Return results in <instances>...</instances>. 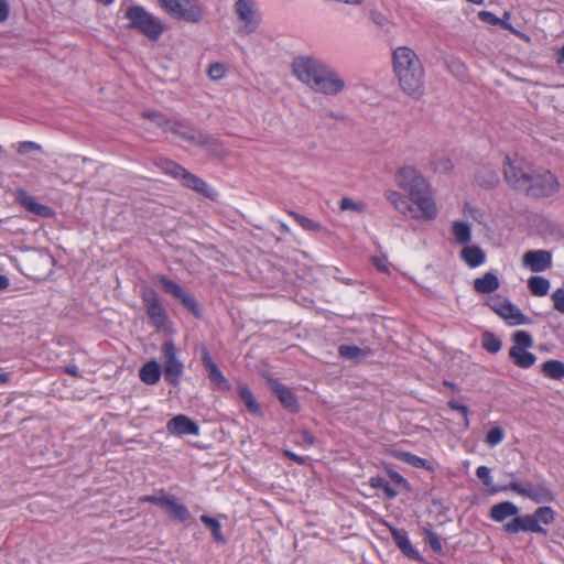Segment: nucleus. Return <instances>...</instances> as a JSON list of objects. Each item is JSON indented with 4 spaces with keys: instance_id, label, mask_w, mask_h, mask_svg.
<instances>
[{
    "instance_id": "774afa93",
    "label": "nucleus",
    "mask_w": 564,
    "mask_h": 564,
    "mask_svg": "<svg viewBox=\"0 0 564 564\" xmlns=\"http://www.w3.org/2000/svg\"><path fill=\"white\" fill-rule=\"evenodd\" d=\"M10 281L8 276L0 274V291L8 289Z\"/></svg>"
},
{
    "instance_id": "4468645a",
    "label": "nucleus",
    "mask_w": 564,
    "mask_h": 564,
    "mask_svg": "<svg viewBox=\"0 0 564 564\" xmlns=\"http://www.w3.org/2000/svg\"><path fill=\"white\" fill-rule=\"evenodd\" d=\"M423 67L416 53L406 46H401L393 52V70L395 75Z\"/></svg>"
},
{
    "instance_id": "4be33fe9",
    "label": "nucleus",
    "mask_w": 564,
    "mask_h": 564,
    "mask_svg": "<svg viewBox=\"0 0 564 564\" xmlns=\"http://www.w3.org/2000/svg\"><path fill=\"white\" fill-rule=\"evenodd\" d=\"M519 513V508L511 501H503L494 505L490 509V518L496 522H502L509 517H516Z\"/></svg>"
},
{
    "instance_id": "3c124183",
    "label": "nucleus",
    "mask_w": 564,
    "mask_h": 564,
    "mask_svg": "<svg viewBox=\"0 0 564 564\" xmlns=\"http://www.w3.org/2000/svg\"><path fill=\"white\" fill-rule=\"evenodd\" d=\"M226 75V68L223 64L216 63L209 66L208 76L213 80H220Z\"/></svg>"
},
{
    "instance_id": "72a5a7b5",
    "label": "nucleus",
    "mask_w": 564,
    "mask_h": 564,
    "mask_svg": "<svg viewBox=\"0 0 564 564\" xmlns=\"http://www.w3.org/2000/svg\"><path fill=\"white\" fill-rule=\"evenodd\" d=\"M391 534H392L393 541L395 542L398 547L404 554L410 555V556H414L416 554L415 550L413 549V546L405 533H403L397 529H392Z\"/></svg>"
},
{
    "instance_id": "f3484780",
    "label": "nucleus",
    "mask_w": 564,
    "mask_h": 564,
    "mask_svg": "<svg viewBox=\"0 0 564 564\" xmlns=\"http://www.w3.org/2000/svg\"><path fill=\"white\" fill-rule=\"evenodd\" d=\"M166 429L170 433L177 436L199 434L198 425L193 420L183 414L171 419L167 422Z\"/></svg>"
},
{
    "instance_id": "49530a36",
    "label": "nucleus",
    "mask_w": 564,
    "mask_h": 564,
    "mask_svg": "<svg viewBox=\"0 0 564 564\" xmlns=\"http://www.w3.org/2000/svg\"><path fill=\"white\" fill-rule=\"evenodd\" d=\"M524 532L530 531L534 533H546V531L538 523V520L533 514L523 516Z\"/></svg>"
},
{
    "instance_id": "412c9836",
    "label": "nucleus",
    "mask_w": 564,
    "mask_h": 564,
    "mask_svg": "<svg viewBox=\"0 0 564 564\" xmlns=\"http://www.w3.org/2000/svg\"><path fill=\"white\" fill-rule=\"evenodd\" d=\"M460 258L471 269L486 262V253L479 246H465L460 251Z\"/></svg>"
},
{
    "instance_id": "2f4dec72",
    "label": "nucleus",
    "mask_w": 564,
    "mask_h": 564,
    "mask_svg": "<svg viewBox=\"0 0 564 564\" xmlns=\"http://www.w3.org/2000/svg\"><path fill=\"white\" fill-rule=\"evenodd\" d=\"M541 371L550 379L562 380L564 378V362L555 359L546 360L542 364Z\"/></svg>"
},
{
    "instance_id": "423d86ee",
    "label": "nucleus",
    "mask_w": 564,
    "mask_h": 564,
    "mask_svg": "<svg viewBox=\"0 0 564 564\" xmlns=\"http://www.w3.org/2000/svg\"><path fill=\"white\" fill-rule=\"evenodd\" d=\"M561 184L557 177L550 171H539L530 176L528 188L524 193L532 197L544 198L555 195Z\"/></svg>"
},
{
    "instance_id": "f8f14e48",
    "label": "nucleus",
    "mask_w": 564,
    "mask_h": 564,
    "mask_svg": "<svg viewBox=\"0 0 564 564\" xmlns=\"http://www.w3.org/2000/svg\"><path fill=\"white\" fill-rule=\"evenodd\" d=\"M401 89L413 98H420L424 94V69L423 67L395 75Z\"/></svg>"
},
{
    "instance_id": "0eeeda50",
    "label": "nucleus",
    "mask_w": 564,
    "mask_h": 564,
    "mask_svg": "<svg viewBox=\"0 0 564 564\" xmlns=\"http://www.w3.org/2000/svg\"><path fill=\"white\" fill-rule=\"evenodd\" d=\"M161 352L164 378L170 384L176 387L184 373V365L177 357L175 344L172 340L164 341Z\"/></svg>"
},
{
    "instance_id": "e433bc0d",
    "label": "nucleus",
    "mask_w": 564,
    "mask_h": 564,
    "mask_svg": "<svg viewBox=\"0 0 564 564\" xmlns=\"http://www.w3.org/2000/svg\"><path fill=\"white\" fill-rule=\"evenodd\" d=\"M289 215L306 231L316 232L321 229V226L317 223L306 216H303L293 210H290Z\"/></svg>"
},
{
    "instance_id": "2eb2a0df",
    "label": "nucleus",
    "mask_w": 564,
    "mask_h": 564,
    "mask_svg": "<svg viewBox=\"0 0 564 564\" xmlns=\"http://www.w3.org/2000/svg\"><path fill=\"white\" fill-rule=\"evenodd\" d=\"M156 280L161 283L163 290L167 293L173 295L174 297L181 300V302L189 308L195 314L197 313V305L195 303V300L193 296H191L188 293H186L181 285H178L173 280L164 276V275H158Z\"/></svg>"
},
{
    "instance_id": "6e6d98bb",
    "label": "nucleus",
    "mask_w": 564,
    "mask_h": 564,
    "mask_svg": "<svg viewBox=\"0 0 564 564\" xmlns=\"http://www.w3.org/2000/svg\"><path fill=\"white\" fill-rule=\"evenodd\" d=\"M426 539H427V542L433 551H435V552L442 551V543L440 541L438 535L435 532L427 531Z\"/></svg>"
},
{
    "instance_id": "f03ea898",
    "label": "nucleus",
    "mask_w": 564,
    "mask_h": 564,
    "mask_svg": "<svg viewBox=\"0 0 564 564\" xmlns=\"http://www.w3.org/2000/svg\"><path fill=\"white\" fill-rule=\"evenodd\" d=\"M384 198L399 214L412 220L431 221L440 213L430 183L409 195L397 189H388L384 192Z\"/></svg>"
},
{
    "instance_id": "393cba45",
    "label": "nucleus",
    "mask_w": 564,
    "mask_h": 564,
    "mask_svg": "<svg viewBox=\"0 0 564 564\" xmlns=\"http://www.w3.org/2000/svg\"><path fill=\"white\" fill-rule=\"evenodd\" d=\"M139 375L142 382L153 386L159 382L162 368L156 360H150L141 367Z\"/></svg>"
},
{
    "instance_id": "aec40b11",
    "label": "nucleus",
    "mask_w": 564,
    "mask_h": 564,
    "mask_svg": "<svg viewBox=\"0 0 564 564\" xmlns=\"http://www.w3.org/2000/svg\"><path fill=\"white\" fill-rule=\"evenodd\" d=\"M271 388L285 409L292 412L299 411L297 399L288 387L278 381H272Z\"/></svg>"
},
{
    "instance_id": "13d9d810",
    "label": "nucleus",
    "mask_w": 564,
    "mask_h": 564,
    "mask_svg": "<svg viewBox=\"0 0 564 564\" xmlns=\"http://www.w3.org/2000/svg\"><path fill=\"white\" fill-rule=\"evenodd\" d=\"M507 300L500 297H491L488 301L489 307L500 316L501 307L505 306Z\"/></svg>"
},
{
    "instance_id": "9b49d317",
    "label": "nucleus",
    "mask_w": 564,
    "mask_h": 564,
    "mask_svg": "<svg viewBox=\"0 0 564 564\" xmlns=\"http://www.w3.org/2000/svg\"><path fill=\"white\" fill-rule=\"evenodd\" d=\"M235 12L247 33L256 31L261 20L256 0H237Z\"/></svg>"
},
{
    "instance_id": "f704fd0d",
    "label": "nucleus",
    "mask_w": 564,
    "mask_h": 564,
    "mask_svg": "<svg viewBox=\"0 0 564 564\" xmlns=\"http://www.w3.org/2000/svg\"><path fill=\"white\" fill-rule=\"evenodd\" d=\"M200 521L212 531V534L217 542H226L225 536L221 533V524L217 519L203 514L200 517Z\"/></svg>"
},
{
    "instance_id": "680f3d73",
    "label": "nucleus",
    "mask_w": 564,
    "mask_h": 564,
    "mask_svg": "<svg viewBox=\"0 0 564 564\" xmlns=\"http://www.w3.org/2000/svg\"><path fill=\"white\" fill-rule=\"evenodd\" d=\"M9 4L6 0H0V22H4L9 17Z\"/></svg>"
},
{
    "instance_id": "ea45409f",
    "label": "nucleus",
    "mask_w": 564,
    "mask_h": 564,
    "mask_svg": "<svg viewBox=\"0 0 564 564\" xmlns=\"http://www.w3.org/2000/svg\"><path fill=\"white\" fill-rule=\"evenodd\" d=\"M431 165L435 173H448L453 169L452 160L445 155L434 156Z\"/></svg>"
},
{
    "instance_id": "c03bdc74",
    "label": "nucleus",
    "mask_w": 564,
    "mask_h": 564,
    "mask_svg": "<svg viewBox=\"0 0 564 564\" xmlns=\"http://www.w3.org/2000/svg\"><path fill=\"white\" fill-rule=\"evenodd\" d=\"M171 498V495L165 494L163 490L155 495H148L140 498L141 502H151L158 506H161L162 508H165L166 503L169 502Z\"/></svg>"
},
{
    "instance_id": "b1692460",
    "label": "nucleus",
    "mask_w": 564,
    "mask_h": 564,
    "mask_svg": "<svg viewBox=\"0 0 564 564\" xmlns=\"http://www.w3.org/2000/svg\"><path fill=\"white\" fill-rule=\"evenodd\" d=\"M500 317H502L511 326L523 325L529 322V318L509 301H507L505 306L501 307Z\"/></svg>"
},
{
    "instance_id": "5fc2aeb1",
    "label": "nucleus",
    "mask_w": 564,
    "mask_h": 564,
    "mask_svg": "<svg viewBox=\"0 0 564 564\" xmlns=\"http://www.w3.org/2000/svg\"><path fill=\"white\" fill-rule=\"evenodd\" d=\"M17 150L20 154H25L31 151H40L41 145L33 141H23L18 144Z\"/></svg>"
},
{
    "instance_id": "9d476101",
    "label": "nucleus",
    "mask_w": 564,
    "mask_h": 564,
    "mask_svg": "<svg viewBox=\"0 0 564 564\" xmlns=\"http://www.w3.org/2000/svg\"><path fill=\"white\" fill-rule=\"evenodd\" d=\"M142 299L147 308V314L149 315L152 324L159 329L164 328L169 318L156 292L153 289L144 288L142 291Z\"/></svg>"
},
{
    "instance_id": "7c9ffc66",
    "label": "nucleus",
    "mask_w": 564,
    "mask_h": 564,
    "mask_svg": "<svg viewBox=\"0 0 564 564\" xmlns=\"http://www.w3.org/2000/svg\"><path fill=\"white\" fill-rule=\"evenodd\" d=\"M452 232L455 241L459 245H467L471 240V227L467 221H454Z\"/></svg>"
},
{
    "instance_id": "864d4df0",
    "label": "nucleus",
    "mask_w": 564,
    "mask_h": 564,
    "mask_svg": "<svg viewBox=\"0 0 564 564\" xmlns=\"http://www.w3.org/2000/svg\"><path fill=\"white\" fill-rule=\"evenodd\" d=\"M340 208L343 210H357V212H362L364 210V204L361 203H357L350 198H343L340 200Z\"/></svg>"
},
{
    "instance_id": "6ab92c4d",
    "label": "nucleus",
    "mask_w": 564,
    "mask_h": 564,
    "mask_svg": "<svg viewBox=\"0 0 564 564\" xmlns=\"http://www.w3.org/2000/svg\"><path fill=\"white\" fill-rule=\"evenodd\" d=\"M525 498L531 499L535 503H546L554 500L553 492L544 482L527 481Z\"/></svg>"
},
{
    "instance_id": "20e7f679",
    "label": "nucleus",
    "mask_w": 564,
    "mask_h": 564,
    "mask_svg": "<svg viewBox=\"0 0 564 564\" xmlns=\"http://www.w3.org/2000/svg\"><path fill=\"white\" fill-rule=\"evenodd\" d=\"M160 167L162 169V171L165 174L171 175L175 178H182L183 184L186 187L192 188L208 198H212V199L216 198L217 193H215L205 181H203L202 178L197 177L196 175L187 172L184 167H182L177 163H175L173 161L165 160V161L161 162Z\"/></svg>"
},
{
    "instance_id": "a211bd4d",
    "label": "nucleus",
    "mask_w": 564,
    "mask_h": 564,
    "mask_svg": "<svg viewBox=\"0 0 564 564\" xmlns=\"http://www.w3.org/2000/svg\"><path fill=\"white\" fill-rule=\"evenodd\" d=\"M17 202L23 206L28 212L41 216V217H52L54 215L53 209L47 206L36 202L35 197L30 195L24 189H19L17 192Z\"/></svg>"
},
{
    "instance_id": "69168bd1",
    "label": "nucleus",
    "mask_w": 564,
    "mask_h": 564,
    "mask_svg": "<svg viewBox=\"0 0 564 564\" xmlns=\"http://www.w3.org/2000/svg\"><path fill=\"white\" fill-rule=\"evenodd\" d=\"M284 455L286 457H289L290 459L296 462L297 464H304V458L299 456V455H296L295 453H293L291 451H285Z\"/></svg>"
},
{
    "instance_id": "39448f33",
    "label": "nucleus",
    "mask_w": 564,
    "mask_h": 564,
    "mask_svg": "<svg viewBox=\"0 0 564 564\" xmlns=\"http://www.w3.org/2000/svg\"><path fill=\"white\" fill-rule=\"evenodd\" d=\"M161 8L172 18L196 23L204 17V8L198 0H165Z\"/></svg>"
},
{
    "instance_id": "37998d69",
    "label": "nucleus",
    "mask_w": 564,
    "mask_h": 564,
    "mask_svg": "<svg viewBox=\"0 0 564 564\" xmlns=\"http://www.w3.org/2000/svg\"><path fill=\"white\" fill-rule=\"evenodd\" d=\"M534 516L538 520V523L541 525V524H544V525H549L551 524L555 517H554V511L552 510V508L550 507H540L538 508L535 511H534Z\"/></svg>"
},
{
    "instance_id": "09e8293b",
    "label": "nucleus",
    "mask_w": 564,
    "mask_h": 564,
    "mask_svg": "<svg viewBox=\"0 0 564 564\" xmlns=\"http://www.w3.org/2000/svg\"><path fill=\"white\" fill-rule=\"evenodd\" d=\"M448 69L456 76L458 79H464L467 74V69L464 63L458 59H453L448 64Z\"/></svg>"
},
{
    "instance_id": "de8ad7c7",
    "label": "nucleus",
    "mask_w": 564,
    "mask_h": 564,
    "mask_svg": "<svg viewBox=\"0 0 564 564\" xmlns=\"http://www.w3.org/2000/svg\"><path fill=\"white\" fill-rule=\"evenodd\" d=\"M503 529L511 534L524 532V524L522 517H514V519L503 525Z\"/></svg>"
},
{
    "instance_id": "a18cd8bd",
    "label": "nucleus",
    "mask_w": 564,
    "mask_h": 564,
    "mask_svg": "<svg viewBox=\"0 0 564 564\" xmlns=\"http://www.w3.org/2000/svg\"><path fill=\"white\" fill-rule=\"evenodd\" d=\"M338 354L343 358H347V359H358V358L365 357L364 351L359 347L349 346V345H341L338 348Z\"/></svg>"
},
{
    "instance_id": "0e129e2a",
    "label": "nucleus",
    "mask_w": 564,
    "mask_h": 564,
    "mask_svg": "<svg viewBox=\"0 0 564 564\" xmlns=\"http://www.w3.org/2000/svg\"><path fill=\"white\" fill-rule=\"evenodd\" d=\"M301 436H302V441H303L305 444H307V445H313V444H314V442H315L314 436H313L310 432H307V431H303V432L301 433Z\"/></svg>"
},
{
    "instance_id": "bb28decb",
    "label": "nucleus",
    "mask_w": 564,
    "mask_h": 564,
    "mask_svg": "<svg viewBox=\"0 0 564 564\" xmlns=\"http://www.w3.org/2000/svg\"><path fill=\"white\" fill-rule=\"evenodd\" d=\"M151 119L159 126L161 127L165 132H170L172 134H176V135H180L182 138H189V135H187L184 131H183V126L177 122V121H174V120H170L167 118H165L163 115L161 113H153L151 115Z\"/></svg>"
},
{
    "instance_id": "1a4fd4ad",
    "label": "nucleus",
    "mask_w": 564,
    "mask_h": 564,
    "mask_svg": "<svg viewBox=\"0 0 564 564\" xmlns=\"http://www.w3.org/2000/svg\"><path fill=\"white\" fill-rule=\"evenodd\" d=\"M394 182L397 186L403 189L408 195L430 183L425 176L412 165H404L398 169L394 174Z\"/></svg>"
},
{
    "instance_id": "f257e3e1",
    "label": "nucleus",
    "mask_w": 564,
    "mask_h": 564,
    "mask_svg": "<svg viewBox=\"0 0 564 564\" xmlns=\"http://www.w3.org/2000/svg\"><path fill=\"white\" fill-rule=\"evenodd\" d=\"M291 73L302 85L326 97H337L347 88L338 70L313 55L295 56L291 62Z\"/></svg>"
},
{
    "instance_id": "052dcab7",
    "label": "nucleus",
    "mask_w": 564,
    "mask_h": 564,
    "mask_svg": "<svg viewBox=\"0 0 564 564\" xmlns=\"http://www.w3.org/2000/svg\"><path fill=\"white\" fill-rule=\"evenodd\" d=\"M371 20L380 26H383L388 23V18L378 11H371Z\"/></svg>"
},
{
    "instance_id": "5701e85b",
    "label": "nucleus",
    "mask_w": 564,
    "mask_h": 564,
    "mask_svg": "<svg viewBox=\"0 0 564 564\" xmlns=\"http://www.w3.org/2000/svg\"><path fill=\"white\" fill-rule=\"evenodd\" d=\"M500 286L498 276L492 272L485 273L481 278L474 280V289L480 294H488L497 291Z\"/></svg>"
},
{
    "instance_id": "a878e982",
    "label": "nucleus",
    "mask_w": 564,
    "mask_h": 564,
    "mask_svg": "<svg viewBox=\"0 0 564 564\" xmlns=\"http://www.w3.org/2000/svg\"><path fill=\"white\" fill-rule=\"evenodd\" d=\"M237 391H238L240 399L245 403L247 410L253 415L262 416L263 413H262L261 406L257 402V400L253 397L250 389L246 384L239 383L237 387Z\"/></svg>"
},
{
    "instance_id": "338daca9",
    "label": "nucleus",
    "mask_w": 564,
    "mask_h": 564,
    "mask_svg": "<svg viewBox=\"0 0 564 564\" xmlns=\"http://www.w3.org/2000/svg\"><path fill=\"white\" fill-rule=\"evenodd\" d=\"M373 263L382 272H388V268L387 265L384 264L383 260L379 259V258H375L373 259Z\"/></svg>"
},
{
    "instance_id": "58836bf2",
    "label": "nucleus",
    "mask_w": 564,
    "mask_h": 564,
    "mask_svg": "<svg viewBox=\"0 0 564 564\" xmlns=\"http://www.w3.org/2000/svg\"><path fill=\"white\" fill-rule=\"evenodd\" d=\"M398 457H399L402 462H404V463H406V464H409V465H411V466H413V467H416V468H424V469H431V467H430V465H429V462H427L426 459L421 458V457H419V456H416V455H414V454H412V453H409V452H402V453H400V454L398 455Z\"/></svg>"
},
{
    "instance_id": "c85d7f7f",
    "label": "nucleus",
    "mask_w": 564,
    "mask_h": 564,
    "mask_svg": "<svg viewBox=\"0 0 564 564\" xmlns=\"http://www.w3.org/2000/svg\"><path fill=\"white\" fill-rule=\"evenodd\" d=\"M509 356L513 364L522 369L532 367L536 361V357L532 352L523 349H509Z\"/></svg>"
},
{
    "instance_id": "dca6fc26",
    "label": "nucleus",
    "mask_w": 564,
    "mask_h": 564,
    "mask_svg": "<svg viewBox=\"0 0 564 564\" xmlns=\"http://www.w3.org/2000/svg\"><path fill=\"white\" fill-rule=\"evenodd\" d=\"M202 362L207 371L209 380L217 386L218 389L229 390L230 383L214 362L208 349L202 347Z\"/></svg>"
},
{
    "instance_id": "6e6552de",
    "label": "nucleus",
    "mask_w": 564,
    "mask_h": 564,
    "mask_svg": "<svg viewBox=\"0 0 564 564\" xmlns=\"http://www.w3.org/2000/svg\"><path fill=\"white\" fill-rule=\"evenodd\" d=\"M505 177L506 181L516 189L524 192L531 176L530 167L521 159H510L509 156L505 162Z\"/></svg>"
},
{
    "instance_id": "4d7b16f0",
    "label": "nucleus",
    "mask_w": 564,
    "mask_h": 564,
    "mask_svg": "<svg viewBox=\"0 0 564 564\" xmlns=\"http://www.w3.org/2000/svg\"><path fill=\"white\" fill-rule=\"evenodd\" d=\"M479 20L484 23L491 24V25H498L500 22V18L496 17L494 13L489 11H480L478 13Z\"/></svg>"
},
{
    "instance_id": "4c0bfd02",
    "label": "nucleus",
    "mask_w": 564,
    "mask_h": 564,
    "mask_svg": "<svg viewBox=\"0 0 564 564\" xmlns=\"http://www.w3.org/2000/svg\"><path fill=\"white\" fill-rule=\"evenodd\" d=\"M482 347L491 354H497L501 349V340L492 333L486 332L481 338Z\"/></svg>"
},
{
    "instance_id": "603ef678",
    "label": "nucleus",
    "mask_w": 564,
    "mask_h": 564,
    "mask_svg": "<svg viewBox=\"0 0 564 564\" xmlns=\"http://www.w3.org/2000/svg\"><path fill=\"white\" fill-rule=\"evenodd\" d=\"M554 308L564 314V289H556L552 294Z\"/></svg>"
},
{
    "instance_id": "473e14b6",
    "label": "nucleus",
    "mask_w": 564,
    "mask_h": 564,
    "mask_svg": "<svg viewBox=\"0 0 564 564\" xmlns=\"http://www.w3.org/2000/svg\"><path fill=\"white\" fill-rule=\"evenodd\" d=\"M551 288L550 281L541 275H533L528 280V289L534 296H545Z\"/></svg>"
},
{
    "instance_id": "e2e57ef3",
    "label": "nucleus",
    "mask_w": 564,
    "mask_h": 564,
    "mask_svg": "<svg viewBox=\"0 0 564 564\" xmlns=\"http://www.w3.org/2000/svg\"><path fill=\"white\" fill-rule=\"evenodd\" d=\"M448 406L455 411H458L463 414V416H466V413L468 412V409L466 405L458 403L457 401H449Z\"/></svg>"
},
{
    "instance_id": "7ed1b4c3",
    "label": "nucleus",
    "mask_w": 564,
    "mask_h": 564,
    "mask_svg": "<svg viewBox=\"0 0 564 564\" xmlns=\"http://www.w3.org/2000/svg\"><path fill=\"white\" fill-rule=\"evenodd\" d=\"M124 15L129 20V26L143 35H161L164 32L162 21L142 6L129 7Z\"/></svg>"
},
{
    "instance_id": "ddd939ff",
    "label": "nucleus",
    "mask_w": 564,
    "mask_h": 564,
    "mask_svg": "<svg viewBox=\"0 0 564 564\" xmlns=\"http://www.w3.org/2000/svg\"><path fill=\"white\" fill-rule=\"evenodd\" d=\"M552 252L549 250H529L522 256V267L532 272H544L552 267Z\"/></svg>"
},
{
    "instance_id": "79ce46f5",
    "label": "nucleus",
    "mask_w": 564,
    "mask_h": 564,
    "mask_svg": "<svg viewBox=\"0 0 564 564\" xmlns=\"http://www.w3.org/2000/svg\"><path fill=\"white\" fill-rule=\"evenodd\" d=\"M369 484L372 488L382 489L389 499H392L397 496V491L382 477H371L369 479Z\"/></svg>"
},
{
    "instance_id": "bf43d9fd",
    "label": "nucleus",
    "mask_w": 564,
    "mask_h": 564,
    "mask_svg": "<svg viewBox=\"0 0 564 564\" xmlns=\"http://www.w3.org/2000/svg\"><path fill=\"white\" fill-rule=\"evenodd\" d=\"M509 13L508 12H505L503 13V18L500 19V22L498 23V25H500L502 29L505 30H508L510 32H512L514 35H523L522 33L516 31L512 25L509 23Z\"/></svg>"
},
{
    "instance_id": "c756f323",
    "label": "nucleus",
    "mask_w": 564,
    "mask_h": 564,
    "mask_svg": "<svg viewBox=\"0 0 564 564\" xmlns=\"http://www.w3.org/2000/svg\"><path fill=\"white\" fill-rule=\"evenodd\" d=\"M507 475L510 476L512 478V480L508 485L492 486L489 489V494L490 495H496L498 492L513 491V492H516L519 496L525 497V494H527V481L525 482H521V481L514 479L513 474H507Z\"/></svg>"
},
{
    "instance_id": "cd10ccee",
    "label": "nucleus",
    "mask_w": 564,
    "mask_h": 564,
    "mask_svg": "<svg viewBox=\"0 0 564 564\" xmlns=\"http://www.w3.org/2000/svg\"><path fill=\"white\" fill-rule=\"evenodd\" d=\"M164 509L180 522H186L191 519L189 510L173 496H171Z\"/></svg>"
},
{
    "instance_id": "a19ab883",
    "label": "nucleus",
    "mask_w": 564,
    "mask_h": 564,
    "mask_svg": "<svg viewBox=\"0 0 564 564\" xmlns=\"http://www.w3.org/2000/svg\"><path fill=\"white\" fill-rule=\"evenodd\" d=\"M505 436L506 433L503 429L500 426H495L488 431L485 442L488 446L495 447L503 441Z\"/></svg>"
},
{
    "instance_id": "8fccbe9b",
    "label": "nucleus",
    "mask_w": 564,
    "mask_h": 564,
    "mask_svg": "<svg viewBox=\"0 0 564 564\" xmlns=\"http://www.w3.org/2000/svg\"><path fill=\"white\" fill-rule=\"evenodd\" d=\"M477 477L482 481V484L488 488V490L495 486L492 484V477L490 475V469L487 466H479L476 469Z\"/></svg>"
},
{
    "instance_id": "c9c22d12",
    "label": "nucleus",
    "mask_w": 564,
    "mask_h": 564,
    "mask_svg": "<svg viewBox=\"0 0 564 564\" xmlns=\"http://www.w3.org/2000/svg\"><path fill=\"white\" fill-rule=\"evenodd\" d=\"M513 346L510 349H523L528 350L533 346L532 336L524 330H517L513 334Z\"/></svg>"
}]
</instances>
